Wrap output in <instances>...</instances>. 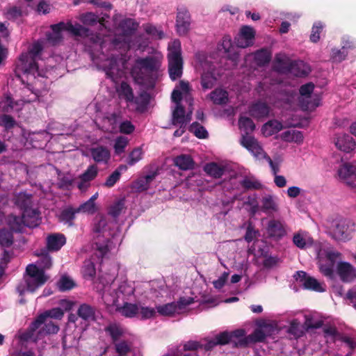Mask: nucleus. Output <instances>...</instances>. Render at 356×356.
<instances>
[{"instance_id":"1","label":"nucleus","mask_w":356,"mask_h":356,"mask_svg":"<svg viewBox=\"0 0 356 356\" xmlns=\"http://www.w3.org/2000/svg\"><path fill=\"white\" fill-rule=\"evenodd\" d=\"M43 49L42 41H37L32 44L27 52L22 53L16 65L15 73L20 78L22 74L26 79H21L22 85L17 91L16 97L18 102H22V106L25 103L38 101L42 103H47L50 100L49 94V83L47 81L48 71L39 68L38 60Z\"/></svg>"},{"instance_id":"2","label":"nucleus","mask_w":356,"mask_h":356,"mask_svg":"<svg viewBox=\"0 0 356 356\" xmlns=\"http://www.w3.org/2000/svg\"><path fill=\"white\" fill-rule=\"evenodd\" d=\"M139 24L134 19L124 18L120 21L118 24L117 29L122 32V35L115 37L111 42H108L105 37H103L100 33H94V34L99 35L105 42V47L104 52L100 55L99 58H96L95 64L100 65L103 67L104 71L108 78H110L113 81L121 76L122 72L119 65V60L117 56L108 53L111 47H118L122 44H127L128 41L125 38L132 36L137 31Z\"/></svg>"},{"instance_id":"3","label":"nucleus","mask_w":356,"mask_h":356,"mask_svg":"<svg viewBox=\"0 0 356 356\" xmlns=\"http://www.w3.org/2000/svg\"><path fill=\"white\" fill-rule=\"evenodd\" d=\"M51 31L46 33L47 42L51 45H56L60 43L63 40V31H67L72 35L77 37L85 47L92 62L96 61L97 58H99L100 55L104 52L105 47V42L99 35L94 34V32L83 26L72 23L65 24L59 22L51 26Z\"/></svg>"},{"instance_id":"4","label":"nucleus","mask_w":356,"mask_h":356,"mask_svg":"<svg viewBox=\"0 0 356 356\" xmlns=\"http://www.w3.org/2000/svg\"><path fill=\"white\" fill-rule=\"evenodd\" d=\"M97 286L104 304L109 306L119 307L120 302L131 300L134 296V288L127 282L124 281L116 286L114 275L108 277L102 275Z\"/></svg>"},{"instance_id":"5","label":"nucleus","mask_w":356,"mask_h":356,"mask_svg":"<svg viewBox=\"0 0 356 356\" xmlns=\"http://www.w3.org/2000/svg\"><path fill=\"white\" fill-rule=\"evenodd\" d=\"M161 60L155 56L138 58L131 70V74L140 86L152 89L160 75Z\"/></svg>"},{"instance_id":"6","label":"nucleus","mask_w":356,"mask_h":356,"mask_svg":"<svg viewBox=\"0 0 356 356\" xmlns=\"http://www.w3.org/2000/svg\"><path fill=\"white\" fill-rule=\"evenodd\" d=\"M95 245L102 257L122 241L120 232L112 230L105 218L101 217L94 225Z\"/></svg>"},{"instance_id":"7","label":"nucleus","mask_w":356,"mask_h":356,"mask_svg":"<svg viewBox=\"0 0 356 356\" xmlns=\"http://www.w3.org/2000/svg\"><path fill=\"white\" fill-rule=\"evenodd\" d=\"M47 280L48 277L42 269H40L35 264H29L26 268L22 280L16 286V291L20 296L27 292L33 293L43 286Z\"/></svg>"},{"instance_id":"8","label":"nucleus","mask_w":356,"mask_h":356,"mask_svg":"<svg viewBox=\"0 0 356 356\" xmlns=\"http://www.w3.org/2000/svg\"><path fill=\"white\" fill-rule=\"evenodd\" d=\"M197 297H181L177 302H172L156 307V312L163 316H172L183 312L188 306L195 302L200 304H212L216 300L209 295L203 294L200 298L195 300Z\"/></svg>"},{"instance_id":"9","label":"nucleus","mask_w":356,"mask_h":356,"mask_svg":"<svg viewBox=\"0 0 356 356\" xmlns=\"http://www.w3.org/2000/svg\"><path fill=\"white\" fill-rule=\"evenodd\" d=\"M238 126L241 131L244 132L241 139V144L250 152L254 156L259 157L264 153L263 149L259 145L257 140L249 135L255 129L254 122L248 117H240L238 120Z\"/></svg>"},{"instance_id":"10","label":"nucleus","mask_w":356,"mask_h":356,"mask_svg":"<svg viewBox=\"0 0 356 356\" xmlns=\"http://www.w3.org/2000/svg\"><path fill=\"white\" fill-rule=\"evenodd\" d=\"M168 72L170 78L175 81L182 76L183 59L181 42L179 40L172 41L168 47Z\"/></svg>"},{"instance_id":"11","label":"nucleus","mask_w":356,"mask_h":356,"mask_svg":"<svg viewBox=\"0 0 356 356\" xmlns=\"http://www.w3.org/2000/svg\"><path fill=\"white\" fill-rule=\"evenodd\" d=\"M354 224L348 219H338L332 222L330 229L332 236L337 241H347L351 238Z\"/></svg>"},{"instance_id":"12","label":"nucleus","mask_w":356,"mask_h":356,"mask_svg":"<svg viewBox=\"0 0 356 356\" xmlns=\"http://www.w3.org/2000/svg\"><path fill=\"white\" fill-rule=\"evenodd\" d=\"M314 89V85L312 82L300 86L299 89L300 95L299 102L302 110H313L319 106L320 99L318 97L314 98L312 101L311 100V95Z\"/></svg>"},{"instance_id":"13","label":"nucleus","mask_w":356,"mask_h":356,"mask_svg":"<svg viewBox=\"0 0 356 356\" xmlns=\"http://www.w3.org/2000/svg\"><path fill=\"white\" fill-rule=\"evenodd\" d=\"M293 277L296 281L301 282L306 289L316 292H324L325 291V285L323 283L319 282L314 277L307 275L304 271L296 272Z\"/></svg>"},{"instance_id":"14","label":"nucleus","mask_w":356,"mask_h":356,"mask_svg":"<svg viewBox=\"0 0 356 356\" xmlns=\"http://www.w3.org/2000/svg\"><path fill=\"white\" fill-rule=\"evenodd\" d=\"M254 35L255 32L252 27L243 26L235 38L234 42L238 47L246 48L253 44Z\"/></svg>"},{"instance_id":"15","label":"nucleus","mask_w":356,"mask_h":356,"mask_svg":"<svg viewBox=\"0 0 356 356\" xmlns=\"http://www.w3.org/2000/svg\"><path fill=\"white\" fill-rule=\"evenodd\" d=\"M191 25V16L189 12L186 8H179L177 9L176 28L179 35H186Z\"/></svg>"},{"instance_id":"16","label":"nucleus","mask_w":356,"mask_h":356,"mask_svg":"<svg viewBox=\"0 0 356 356\" xmlns=\"http://www.w3.org/2000/svg\"><path fill=\"white\" fill-rule=\"evenodd\" d=\"M286 224L280 220L272 219L268 222L266 232L268 236L275 240H280L286 234Z\"/></svg>"},{"instance_id":"17","label":"nucleus","mask_w":356,"mask_h":356,"mask_svg":"<svg viewBox=\"0 0 356 356\" xmlns=\"http://www.w3.org/2000/svg\"><path fill=\"white\" fill-rule=\"evenodd\" d=\"M63 315L64 312L62 309L60 307H54L39 315L31 324V328L32 330H37L41 327L42 323L45 322L46 318L47 319V318H51L54 319H61Z\"/></svg>"},{"instance_id":"18","label":"nucleus","mask_w":356,"mask_h":356,"mask_svg":"<svg viewBox=\"0 0 356 356\" xmlns=\"http://www.w3.org/2000/svg\"><path fill=\"white\" fill-rule=\"evenodd\" d=\"M337 270L339 277L344 282H353L356 278V268L348 262H339Z\"/></svg>"},{"instance_id":"19","label":"nucleus","mask_w":356,"mask_h":356,"mask_svg":"<svg viewBox=\"0 0 356 356\" xmlns=\"http://www.w3.org/2000/svg\"><path fill=\"white\" fill-rule=\"evenodd\" d=\"M122 119L120 111L107 113L103 118V127L106 131L115 133L118 131Z\"/></svg>"},{"instance_id":"20","label":"nucleus","mask_w":356,"mask_h":356,"mask_svg":"<svg viewBox=\"0 0 356 356\" xmlns=\"http://www.w3.org/2000/svg\"><path fill=\"white\" fill-rule=\"evenodd\" d=\"M22 108V102L14 99L9 92H5L0 99V109L2 112L19 111Z\"/></svg>"},{"instance_id":"21","label":"nucleus","mask_w":356,"mask_h":356,"mask_svg":"<svg viewBox=\"0 0 356 356\" xmlns=\"http://www.w3.org/2000/svg\"><path fill=\"white\" fill-rule=\"evenodd\" d=\"M192 111L186 114L185 108L182 105H175L172 113V120L174 125H179L181 128L191 120Z\"/></svg>"},{"instance_id":"22","label":"nucleus","mask_w":356,"mask_h":356,"mask_svg":"<svg viewBox=\"0 0 356 356\" xmlns=\"http://www.w3.org/2000/svg\"><path fill=\"white\" fill-rule=\"evenodd\" d=\"M270 111V106L266 102L260 100L252 103L249 107V114L257 120L267 118Z\"/></svg>"},{"instance_id":"23","label":"nucleus","mask_w":356,"mask_h":356,"mask_svg":"<svg viewBox=\"0 0 356 356\" xmlns=\"http://www.w3.org/2000/svg\"><path fill=\"white\" fill-rule=\"evenodd\" d=\"M334 144L339 149L345 152H350L356 145L354 139L347 134H337Z\"/></svg>"},{"instance_id":"24","label":"nucleus","mask_w":356,"mask_h":356,"mask_svg":"<svg viewBox=\"0 0 356 356\" xmlns=\"http://www.w3.org/2000/svg\"><path fill=\"white\" fill-rule=\"evenodd\" d=\"M22 216L27 227L34 228L40 223V213L38 209L33 207L26 209L22 211Z\"/></svg>"},{"instance_id":"25","label":"nucleus","mask_w":356,"mask_h":356,"mask_svg":"<svg viewBox=\"0 0 356 356\" xmlns=\"http://www.w3.org/2000/svg\"><path fill=\"white\" fill-rule=\"evenodd\" d=\"M90 152L92 159L97 163L106 164L111 157L108 149L102 145L92 147Z\"/></svg>"},{"instance_id":"26","label":"nucleus","mask_w":356,"mask_h":356,"mask_svg":"<svg viewBox=\"0 0 356 356\" xmlns=\"http://www.w3.org/2000/svg\"><path fill=\"white\" fill-rule=\"evenodd\" d=\"M201 65L204 69V72L201 76V86L204 90L211 89L217 81V78L215 76L213 72V68L209 66V70L205 71L204 68L207 65V62L202 63Z\"/></svg>"},{"instance_id":"27","label":"nucleus","mask_w":356,"mask_h":356,"mask_svg":"<svg viewBox=\"0 0 356 356\" xmlns=\"http://www.w3.org/2000/svg\"><path fill=\"white\" fill-rule=\"evenodd\" d=\"M242 191H257L263 188L261 182L253 175H245L242 176Z\"/></svg>"},{"instance_id":"28","label":"nucleus","mask_w":356,"mask_h":356,"mask_svg":"<svg viewBox=\"0 0 356 356\" xmlns=\"http://www.w3.org/2000/svg\"><path fill=\"white\" fill-rule=\"evenodd\" d=\"M14 204L19 207L22 211L26 209L33 207L32 194L26 192H19L16 193L13 197Z\"/></svg>"},{"instance_id":"29","label":"nucleus","mask_w":356,"mask_h":356,"mask_svg":"<svg viewBox=\"0 0 356 356\" xmlns=\"http://www.w3.org/2000/svg\"><path fill=\"white\" fill-rule=\"evenodd\" d=\"M65 243V236L60 233L51 234L47 237V247L51 251L59 250Z\"/></svg>"},{"instance_id":"30","label":"nucleus","mask_w":356,"mask_h":356,"mask_svg":"<svg viewBox=\"0 0 356 356\" xmlns=\"http://www.w3.org/2000/svg\"><path fill=\"white\" fill-rule=\"evenodd\" d=\"M149 100V94L146 91H142L138 96L134 97V95L133 99L129 103L130 104H134L137 111L143 113L147 110Z\"/></svg>"},{"instance_id":"31","label":"nucleus","mask_w":356,"mask_h":356,"mask_svg":"<svg viewBox=\"0 0 356 356\" xmlns=\"http://www.w3.org/2000/svg\"><path fill=\"white\" fill-rule=\"evenodd\" d=\"M310 72L309 65L302 60H291L288 73L296 76H307Z\"/></svg>"},{"instance_id":"32","label":"nucleus","mask_w":356,"mask_h":356,"mask_svg":"<svg viewBox=\"0 0 356 356\" xmlns=\"http://www.w3.org/2000/svg\"><path fill=\"white\" fill-rule=\"evenodd\" d=\"M242 176L241 174L232 172L229 175V179L223 181V188L227 191L236 190L242 191Z\"/></svg>"},{"instance_id":"33","label":"nucleus","mask_w":356,"mask_h":356,"mask_svg":"<svg viewBox=\"0 0 356 356\" xmlns=\"http://www.w3.org/2000/svg\"><path fill=\"white\" fill-rule=\"evenodd\" d=\"M189 89L188 83L181 81L179 85L176 86L172 92V102L175 103V105H181V101L182 99V95L184 94L186 96H188ZM186 98H187V97H186Z\"/></svg>"},{"instance_id":"34","label":"nucleus","mask_w":356,"mask_h":356,"mask_svg":"<svg viewBox=\"0 0 356 356\" xmlns=\"http://www.w3.org/2000/svg\"><path fill=\"white\" fill-rule=\"evenodd\" d=\"M323 337L327 344L335 343L339 341L342 334L339 332L335 326L325 325L323 327Z\"/></svg>"},{"instance_id":"35","label":"nucleus","mask_w":356,"mask_h":356,"mask_svg":"<svg viewBox=\"0 0 356 356\" xmlns=\"http://www.w3.org/2000/svg\"><path fill=\"white\" fill-rule=\"evenodd\" d=\"M293 243L298 248L305 249L311 247L314 241L307 232H298L293 235Z\"/></svg>"},{"instance_id":"36","label":"nucleus","mask_w":356,"mask_h":356,"mask_svg":"<svg viewBox=\"0 0 356 356\" xmlns=\"http://www.w3.org/2000/svg\"><path fill=\"white\" fill-rule=\"evenodd\" d=\"M76 213H78L76 209L72 207H67L60 211L58 215V220L64 225L72 227L74 225V220L75 219V215Z\"/></svg>"},{"instance_id":"37","label":"nucleus","mask_w":356,"mask_h":356,"mask_svg":"<svg viewBox=\"0 0 356 356\" xmlns=\"http://www.w3.org/2000/svg\"><path fill=\"white\" fill-rule=\"evenodd\" d=\"M356 174V161L354 163H344L338 170V175L341 179L351 185L347 180L352 177H355Z\"/></svg>"},{"instance_id":"38","label":"nucleus","mask_w":356,"mask_h":356,"mask_svg":"<svg viewBox=\"0 0 356 356\" xmlns=\"http://www.w3.org/2000/svg\"><path fill=\"white\" fill-rule=\"evenodd\" d=\"M77 314L79 318L86 322H91L95 321V309L88 305L82 304L77 310Z\"/></svg>"},{"instance_id":"39","label":"nucleus","mask_w":356,"mask_h":356,"mask_svg":"<svg viewBox=\"0 0 356 356\" xmlns=\"http://www.w3.org/2000/svg\"><path fill=\"white\" fill-rule=\"evenodd\" d=\"M104 330L106 334L111 337L113 343L122 340L121 338L124 337L125 332L124 328L116 323L109 324Z\"/></svg>"},{"instance_id":"40","label":"nucleus","mask_w":356,"mask_h":356,"mask_svg":"<svg viewBox=\"0 0 356 356\" xmlns=\"http://www.w3.org/2000/svg\"><path fill=\"white\" fill-rule=\"evenodd\" d=\"M291 60L284 54H276L275 58L274 68L276 71L288 74Z\"/></svg>"},{"instance_id":"41","label":"nucleus","mask_w":356,"mask_h":356,"mask_svg":"<svg viewBox=\"0 0 356 356\" xmlns=\"http://www.w3.org/2000/svg\"><path fill=\"white\" fill-rule=\"evenodd\" d=\"M272 58L271 51L267 49H261L254 53V60L259 67L268 65Z\"/></svg>"},{"instance_id":"42","label":"nucleus","mask_w":356,"mask_h":356,"mask_svg":"<svg viewBox=\"0 0 356 356\" xmlns=\"http://www.w3.org/2000/svg\"><path fill=\"white\" fill-rule=\"evenodd\" d=\"M8 224L10 230L15 232H24V228L27 227L22 216L10 215L8 218Z\"/></svg>"},{"instance_id":"43","label":"nucleus","mask_w":356,"mask_h":356,"mask_svg":"<svg viewBox=\"0 0 356 356\" xmlns=\"http://www.w3.org/2000/svg\"><path fill=\"white\" fill-rule=\"evenodd\" d=\"M174 163L182 170H191L194 168V161L188 154H181L174 159Z\"/></svg>"},{"instance_id":"44","label":"nucleus","mask_w":356,"mask_h":356,"mask_svg":"<svg viewBox=\"0 0 356 356\" xmlns=\"http://www.w3.org/2000/svg\"><path fill=\"white\" fill-rule=\"evenodd\" d=\"M123 316L131 318L136 316L139 312V307L136 304L129 303L128 301L120 302L119 307H115Z\"/></svg>"},{"instance_id":"45","label":"nucleus","mask_w":356,"mask_h":356,"mask_svg":"<svg viewBox=\"0 0 356 356\" xmlns=\"http://www.w3.org/2000/svg\"><path fill=\"white\" fill-rule=\"evenodd\" d=\"M261 209L266 213H272L277 211V204L273 195L268 194L261 199Z\"/></svg>"},{"instance_id":"46","label":"nucleus","mask_w":356,"mask_h":356,"mask_svg":"<svg viewBox=\"0 0 356 356\" xmlns=\"http://www.w3.org/2000/svg\"><path fill=\"white\" fill-rule=\"evenodd\" d=\"M210 99L212 102L218 105L226 104L228 102V93L226 90L217 88L209 94Z\"/></svg>"},{"instance_id":"47","label":"nucleus","mask_w":356,"mask_h":356,"mask_svg":"<svg viewBox=\"0 0 356 356\" xmlns=\"http://www.w3.org/2000/svg\"><path fill=\"white\" fill-rule=\"evenodd\" d=\"M113 344L118 356H127L131 352L132 343L130 341L122 339Z\"/></svg>"},{"instance_id":"48","label":"nucleus","mask_w":356,"mask_h":356,"mask_svg":"<svg viewBox=\"0 0 356 356\" xmlns=\"http://www.w3.org/2000/svg\"><path fill=\"white\" fill-rule=\"evenodd\" d=\"M283 128L282 122L278 120H270L262 127V131L266 136H272L281 131Z\"/></svg>"},{"instance_id":"49","label":"nucleus","mask_w":356,"mask_h":356,"mask_svg":"<svg viewBox=\"0 0 356 356\" xmlns=\"http://www.w3.org/2000/svg\"><path fill=\"white\" fill-rule=\"evenodd\" d=\"M39 329L38 335L43 337L47 334H56L59 330V327L52 321H48L46 318L45 322L42 323Z\"/></svg>"},{"instance_id":"50","label":"nucleus","mask_w":356,"mask_h":356,"mask_svg":"<svg viewBox=\"0 0 356 356\" xmlns=\"http://www.w3.org/2000/svg\"><path fill=\"white\" fill-rule=\"evenodd\" d=\"M120 97H122L127 102H131L133 99L134 92L132 88L125 81H122L118 88Z\"/></svg>"},{"instance_id":"51","label":"nucleus","mask_w":356,"mask_h":356,"mask_svg":"<svg viewBox=\"0 0 356 356\" xmlns=\"http://www.w3.org/2000/svg\"><path fill=\"white\" fill-rule=\"evenodd\" d=\"M13 243V232L6 228L0 229V245L3 248H9Z\"/></svg>"},{"instance_id":"52","label":"nucleus","mask_w":356,"mask_h":356,"mask_svg":"<svg viewBox=\"0 0 356 356\" xmlns=\"http://www.w3.org/2000/svg\"><path fill=\"white\" fill-rule=\"evenodd\" d=\"M204 171L214 178H220L224 175L225 170L216 163H210L205 165Z\"/></svg>"},{"instance_id":"53","label":"nucleus","mask_w":356,"mask_h":356,"mask_svg":"<svg viewBox=\"0 0 356 356\" xmlns=\"http://www.w3.org/2000/svg\"><path fill=\"white\" fill-rule=\"evenodd\" d=\"M57 286L60 291H66L71 290L75 286V282L68 275H62L57 282Z\"/></svg>"},{"instance_id":"54","label":"nucleus","mask_w":356,"mask_h":356,"mask_svg":"<svg viewBox=\"0 0 356 356\" xmlns=\"http://www.w3.org/2000/svg\"><path fill=\"white\" fill-rule=\"evenodd\" d=\"M189 131L198 138L204 139L209 136L207 129L197 122H193L190 125Z\"/></svg>"},{"instance_id":"55","label":"nucleus","mask_w":356,"mask_h":356,"mask_svg":"<svg viewBox=\"0 0 356 356\" xmlns=\"http://www.w3.org/2000/svg\"><path fill=\"white\" fill-rule=\"evenodd\" d=\"M325 25L321 21L315 22L313 24L311 34L309 36L310 41L316 43L320 40L321 36L320 34L324 29Z\"/></svg>"},{"instance_id":"56","label":"nucleus","mask_w":356,"mask_h":356,"mask_svg":"<svg viewBox=\"0 0 356 356\" xmlns=\"http://www.w3.org/2000/svg\"><path fill=\"white\" fill-rule=\"evenodd\" d=\"M287 332L296 338L302 337L304 333L302 325L297 319L291 321Z\"/></svg>"},{"instance_id":"57","label":"nucleus","mask_w":356,"mask_h":356,"mask_svg":"<svg viewBox=\"0 0 356 356\" xmlns=\"http://www.w3.org/2000/svg\"><path fill=\"white\" fill-rule=\"evenodd\" d=\"M124 209V200H119L114 202L109 208L108 214L113 218H118Z\"/></svg>"},{"instance_id":"58","label":"nucleus","mask_w":356,"mask_h":356,"mask_svg":"<svg viewBox=\"0 0 356 356\" xmlns=\"http://www.w3.org/2000/svg\"><path fill=\"white\" fill-rule=\"evenodd\" d=\"M143 26L145 33L152 38L161 39L164 35L163 32L161 29L152 24H143Z\"/></svg>"},{"instance_id":"59","label":"nucleus","mask_w":356,"mask_h":356,"mask_svg":"<svg viewBox=\"0 0 356 356\" xmlns=\"http://www.w3.org/2000/svg\"><path fill=\"white\" fill-rule=\"evenodd\" d=\"M184 350H191L190 353H194V356H200V353L203 352L201 343L195 341H189L184 345Z\"/></svg>"},{"instance_id":"60","label":"nucleus","mask_w":356,"mask_h":356,"mask_svg":"<svg viewBox=\"0 0 356 356\" xmlns=\"http://www.w3.org/2000/svg\"><path fill=\"white\" fill-rule=\"evenodd\" d=\"M143 151L140 147L134 149L127 157V164L132 166L142 159Z\"/></svg>"},{"instance_id":"61","label":"nucleus","mask_w":356,"mask_h":356,"mask_svg":"<svg viewBox=\"0 0 356 356\" xmlns=\"http://www.w3.org/2000/svg\"><path fill=\"white\" fill-rule=\"evenodd\" d=\"M348 51L343 49L333 48L331 51V60L333 63H341L346 59Z\"/></svg>"},{"instance_id":"62","label":"nucleus","mask_w":356,"mask_h":356,"mask_svg":"<svg viewBox=\"0 0 356 356\" xmlns=\"http://www.w3.org/2000/svg\"><path fill=\"white\" fill-rule=\"evenodd\" d=\"M129 140L125 136H118L115 140L114 149L117 154H120L124 152L126 147L127 146Z\"/></svg>"},{"instance_id":"63","label":"nucleus","mask_w":356,"mask_h":356,"mask_svg":"<svg viewBox=\"0 0 356 356\" xmlns=\"http://www.w3.org/2000/svg\"><path fill=\"white\" fill-rule=\"evenodd\" d=\"M280 97L279 99L284 104H291V103L295 99L296 92L293 89H285L281 91L280 93Z\"/></svg>"},{"instance_id":"64","label":"nucleus","mask_w":356,"mask_h":356,"mask_svg":"<svg viewBox=\"0 0 356 356\" xmlns=\"http://www.w3.org/2000/svg\"><path fill=\"white\" fill-rule=\"evenodd\" d=\"M23 11L21 7L12 6L8 8L6 13V17L9 20H15L22 16Z\"/></svg>"}]
</instances>
